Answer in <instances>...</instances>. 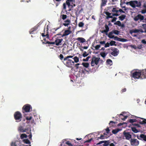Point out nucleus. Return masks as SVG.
<instances>
[{"label":"nucleus","mask_w":146,"mask_h":146,"mask_svg":"<svg viewBox=\"0 0 146 146\" xmlns=\"http://www.w3.org/2000/svg\"><path fill=\"white\" fill-rule=\"evenodd\" d=\"M33 31H34L36 30L37 29V27H36V26H35V27H34L32 29Z\"/></svg>","instance_id":"nucleus-64"},{"label":"nucleus","mask_w":146,"mask_h":146,"mask_svg":"<svg viewBox=\"0 0 146 146\" xmlns=\"http://www.w3.org/2000/svg\"><path fill=\"white\" fill-rule=\"evenodd\" d=\"M92 46L94 47L95 48V49L96 50H98L101 47V45H98L96 46H94L93 45H92Z\"/></svg>","instance_id":"nucleus-44"},{"label":"nucleus","mask_w":146,"mask_h":146,"mask_svg":"<svg viewBox=\"0 0 146 146\" xmlns=\"http://www.w3.org/2000/svg\"><path fill=\"white\" fill-rule=\"evenodd\" d=\"M113 50L111 53V54L113 56H117L119 54V50L117 48H115L113 49H111Z\"/></svg>","instance_id":"nucleus-11"},{"label":"nucleus","mask_w":146,"mask_h":146,"mask_svg":"<svg viewBox=\"0 0 146 146\" xmlns=\"http://www.w3.org/2000/svg\"><path fill=\"white\" fill-rule=\"evenodd\" d=\"M141 12L142 14H144L146 13V9H143V10H141Z\"/></svg>","instance_id":"nucleus-50"},{"label":"nucleus","mask_w":146,"mask_h":146,"mask_svg":"<svg viewBox=\"0 0 146 146\" xmlns=\"http://www.w3.org/2000/svg\"><path fill=\"white\" fill-rule=\"evenodd\" d=\"M100 54L102 57L103 58H105L107 54L105 52H101L100 53Z\"/></svg>","instance_id":"nucleus-45"},{"label":"nucleus","mask_w":146,"mask_h":146,"mask_svg":"<svg viewBox=\"0 0 146 146\" xmlns=\"http://www.w3.org/2000/svg\"><path fill=\"white\" fill-rule=\"evenodd\" d=\"M70 2H69V1H66V2L67 5H68V6H70Z\"/></svg>","instance_id":"nucleus-63"},{"label":"nucleus","mask_w":146,"mask_h":146,"mask_svg":"<svg viewBox=\"0 0 146 146\" xmlns=\"http://www.w3.org/2000/svg\"><path fill=\"white\" fill-rule=\"evenodd\" d=\"M76 40L80 41L81 43H84L86 41L85 39L84 38L82 37H78L76 38Z\"/></svg>","instance_id":"nucleus-23"},{"label":"nucleus","mask_w":146,"mask_h":146,"mask_svg":"<svg viewBox=\"0 0 146 146\" xmlns=\"http://www.w3.org/2000/svg\"><path fill=\"white\" fill-rule=\"evenodd\" d=\"M134 117L137 118V122L141 124H145L146 122H145V119L143 118H140L136 116H134Z\"/></svg>","instance_id":"nucleus-8"},{"label":"nucleus","mask_w":146,"mask_h":146,"mask_svg":"<svg viewBox=\"0 0 146 146\" xmlns=\"http://www.w3.org/2000/svg\"><path fill=\"white\" fill-rule=\"evenodd\" d=\"M88 55V54H87L86 52L84 51V52L83 54V56H84V57H85L86 56H87Z\"/></svg>","instance_id":"nucleus-53"},{"label":"nucleus","mask_w":146,"mask_h":146,"mask_svg":"<svg viewBox=\"0 0 146 146\" xmlns=\"http://www.w3.org/2000/svg\"><path fill=\"white\" fill-rule=\"evenodd\" d=\"M27 135L25 133L22 134L20 136V138L21 139H23L24 138H27Z\"/></svg>","instance_id":"nucleus-34"},{"label":"nucleus","mask_w":146,"mask_h":146,"mask_svg":"<svg viewBox=\"0 0 146 146\" xmlns=\"http://www.w3.org/2000/svg\"><path fill=\"white\" fill-rule=\"evenodd\" d=\"M62 62L64 64L68 67H70L72 65H74V61L71 59H67L66 61L63 60Z\"/></svg>","instance_id":"nucleus-6"},{"label":"nucleus","mask_w":146,"mask_h":146,"mask_svg":"<svg viewBox=\"0 0 146 146\" xmlns=\"http://www.w3.org/2000/svg\"><path fill=\"white\" fill-rule=\"evenodd\" d=\"M114 24L115 25H117L121 27L122 28L125 27L124 25L123 24H122L121 22L119 21H118L114 23Z\"/></svg>","instance_id":"nucleus-19"},{"label":"nucleus","mask_w":146,"mask_h":146,"mask_svg":"<svg viewBox=\"0 0 146 146\" xmlns=\"http://www.w3.org/2000/svg\"><path fill=\"white\" fill-rule=\"evenodd\" d=\"M116 43V42L115 41L111 40L110 42V45L111 46H112L113 45L116 46V45L115 44Z\"/></svg>","instance_id":"nucleus-35"},{"label":"nucleus","mask_w":146,"mask_h":146,"mask_svg":"<svg viewBox=\"0 0 146 146\" xmlns=\"http://www.w3.org/2000/svg\"><path fill=\"white\" fill-rule=\"evenodd\" d=\"M126 91V88H124V89H122L121 91V93H123V92H125Z\"/></svg>","instance_id":"nucleus-56"},{"label":"nucleus","mask_w":146,"mask_h":146,"mask_svg":"<svg viewBox=\"0 0 146 146\" xmlns=\"http://www.w3.org/2000/svg\"><path fill=\"white\" fill-rule=\"evenodd\" d=\"M73 59L74 60V64L75 63H78L79 61V58L77 56H75L73 58Z\"/></svg>","instance_id":"nucleus-25"},{"label":"nucleus","mask_w":146,"mask_h":146,"mask_svg":"<svg viewBox=\"0 0 146 146\" xmlns=\"http://www.w3.org/2000/svg\"><path fill=\"white\" fill-rule=\"evenodd\" d=\"M71 21L69 19H67L64 21V23H63V25L65 26H68L70 24Z\"/></svg>","instance_id":"nucleus-17"},{"label":"nucleus","mask_w":146,"mask_h":146,"mask_svg":"<svg viewBox=\"0 0 146 146\" xmlns=\"http://www.w3.org/2000/svg\"><path fill=\"white\" fill-rule=\"evenodd\" d=\"M105 29L102 31V33H105L106 35L108 34V32L109 31V28L108 26L106 24L105 25Z\"/></svg>","instance_id":"nucleus-14"},{"label":"nucleus","mask_w":146,"mask_h":146,"mask_svg":"<svg viewBox=\"0 0 146 146\" xmlns=\"http://www.w3.org/2000/svg\"><path fill=\"white\" fill-rule=\"evenodd\" d=\"M118 8H113L112 10V12L113 13H112V15L113 16H118L120 14L118 12Z\"/></svg>","instance_id":"nucleus-9"},{"label":"nucleus","mask_w":146,"mask_h":146,"mask_svg":"<svg viewBox=\"0 0 146 146\" xmlns=\"http://www.w3.org/2000/svg\"><path fill=\"white\" fill-rule=\"evenodd\" d=\"M144 17L141 14H138L135 16L133 18V20L135 21L142 22L144 20Z\"/></svg>","instance_id":"nucleus-3"},{"label":"nucleus","mask_w":146,"mask_h":146,"mask_svg":"<svg viewBox=\"0 0 146 146\" xmlns=\"http://www.w3.org/2000/svg\"><path fill=\"white\" fill-rule=\"evenodd\" d=\"M91 57L90 56H88L86 58H84L83 59V61L84 62L88 61L89 58H90Z\"/></svg>","instance_id":"nucleus-48"},{"label":"nucleus","mask_w":146,"mask_h":146,"mask_svg":"<svg viewBox=\"0 0 146 146\" xmlns=\"http://www.w3.org/2000/svg\"><path fill=\"white\" fill-rule=\"evenodd\" d=\"M71 32V31L69 30H66L65 31L64 34L62 35V37L68 36Z\"/></svg>","instance_id":"nucleus-18"},{"label":"nucleus","mask_w":146,"mask_h":146,"mask_svg":"<svg viewBox=\"0 0 146 146\" xmlns=\"http://www.w3.org/2000/svg\"><path fill=\"white\" fill-rule=\"evenodd\" d=\"M140 136L143 140L146 141V135L142 134L140 135Z\"/></svg>","instance_id":"nucleus-31"},{"label":"nucleus","mask_w":146,"mask_h":146,"mask_svg":"<svg viewBox=\"0 0 146 146\" xmlns=\"http://www.w3.org/2000/svg\"><path fill=\"white\" fill-rule=\"evenodd\" d=\"M73 56H70V55L68 56H67L66 57L64 58V60L66 61V60L67 59H69V58H72Z\"/></svg>","instance_id":"nucleus-40"},{"label":"nucleus","mask_w":146,"mask_h":146,"mask_svg":"<svg viewBox=\"0 0 146 146\" xmlns=\"http://www.w3.org/2000/svg\"><path fill=\"white\" fill-rule=\"evenodd\" d=\"M92 139H93L92 138H91V139H90L89 140H87L86 141H84V143H87V142H90V141H91Z\"/></svg>","instance_id":"nucleus-60"},{"label":"nucleus","mask_w":146,"mask_h":146,"mask_svg":"<svg viewBox=\"0 0 146 146\" xmlns=\"http://www.w3.org/2000/svg\"><path fill=\"white\" fill-rule=\"evenodd\" d=\"M117 19V18L115 17H113V19L111 20V22H115L116 21Z\"/></svg>","instance_id":"nucleus-55"},{"label":"nucleus","mask_w":146,"mask_h":146,"mask_svg":"<svg viewBox=\"0 0 146 146\" xmlns=\"http://www.w3.org/2000/svg\"><path fill=\"white\" fill-rule=\"evenodd\" d=\"M18 129H19V131L21 132H26L27 131V129H26V128L24 129L23 127L22 126L19 127V128H18Z\"/></svg>","instance_id":"nucleus-21"},{"label":"nucleus","mask_w":146,"mask_h":146,"mask_svg":"<svg viewBox=\"0 0 146 146\" xmlns=\"http://www.w3.org/2000/svg\"><path fill=\"white\" fill-rule=\"evenodd\" d=\"M113 34L112 31L109 33V34L108 35V37L110 38H113L114 37V35H113Z\"/></svg>","instance_id":"nucleus-28"},{"label":"nucleus","mask_w":146,"mask_h":146,"mask_svg":"<svg viewBox=\"0 0 146 146\" xmlns=\"http://www.w3.org/2000/svg\"><path fill=\"white\" fill-rule=\"evenodd\" d=\"M129 122L130 123H133V122H137V119H130Z\"/></svg>","instance_id":"nucleus-39"},{"label":"nucleus","mask_w":146,"mask_h":146,"mask_svg":"<svg viewBox=\"0 0 146 146\" xmlns=\"http://www.w3.org/2000/svg\"><path fill=\"white\" fill-rule=\"evenodd\" d=\"M59 58H60V59L62 60V61H64V58L62 54H60L59 55Z\"/></svg>","instance_id":"nucleus-46"},{"label":"nucleus","mask_w":146,"mask_h":146,"mask_svg":"<svg viewBox=\"0 0 146 146\" xmlns=\"http://www.w3.org/2000/svg\"><path fill=\"white\" fill-rule=\"evenodd\" d=\"M84 67L87 68L89 66V64L88 63L83 62L82 64Z\"/></svg>","instance_id":"nucleus-38"},{"label":"nucleus","mask_w":146,"mask_h":146,"mask_svg":"<svg viewBox=\"0 0 146 146\" xmlns=\"http://www.w3.org/2000/svg\"><path fill=\"white\" fill-rule=\"evenodd\" d=\"M67 15H66L62 14L60 15V17L62 18V19L64 20L66 19L67 18Z\"/></svg>","instance_id":"nucleus-30"},{"label":"nucleus","mask_w":146,"mask_h":146,"mask_svg":"<svg viewBox=\"0 0 146 146\" xmlns=\"http://www.w3.org/2000/svg\"><path fill=\"white\" fill-rule=\"evenodd\" d=\"M115 122L112 121H110L109 123L110 127H113L115 125Z\"/></svg>","instance_id":"nucleus-29"},{"label":"nucleus","mask_w":146,"mask_h":146,"mask_svg":"<svg viewBox=\"0 0 146 146\" xmlns=\"http://www.w3.org/2000/svg\"><path fill=\"white\" fill-rule=\"evenodd\" d=\"M107 15V18L109 19V18H113V17L112 15V13H110L106 12L105 13Z\"/></svg>","instance_id":"nucleus-22"},{"label":"nucleus","mask_w":146,"mask_h":146,"mask_svg":"<svg viewBox=\"0 0 146 146\" xmlns=\"http://www.w3.org/2000/svg\"><path fill=\"white\" fill-rule=\"evenodd\" d=\"M14 118L17 122H19L21 121L22 118V115L19 111L15 112L14 114Z\"/></svg>","instance_id":"nucleus-1"},{"label":"nucleus","mask_w":146,"mask_h":146,"mask_svg":"<svg viewBox=\"0 0 146 146\" xmlns=\"http://www.w3.org/2000/svg\"><path fill=\"white\" fill-rule=\"evenodd\" d=\"M127 41V40L126 39H125L124 38H121V42H126Z\"/></svg>","instance_id":"nucleus-54"},{"label":"nucleus","mask_w":146,"mask_h":146,"mask_svg":"<svg viewBox=\"0 0 146 146\" xmlns=\"http://www.w3.org/2000/svg\"><path fill=\"white\" fill-rule=\"evenodd\" d=\"M99 138L102 139H104L105 138L104 136L103 135H101L100 137H99Z\"/></svg>","instance_id":"nucleus-61"},{"label":"nucleus","mask_w":146,"mask_h":146,"mask_svg":"<svg viewBox=\"0 0 146 146\" xmlns=\"http://www.w3.org/2000/svg\"><path fill=\"white\" fill-rule=\"evenodd\" d=\"M84 25V23L82 22H80L78 24L79 27H83Z\"/></svg>","instance_id":"nucleus-41"},{"label":"nucleus","mask_w":146,"mask_h":146,"mask_svg":"<svg viewBox=\"0 0 146 146\" xmlns=\"http://www.w3.org/2000/svg\"><path fill=\"white\" fill-rule=\"evenodd\" d=\"M41 41L42 42V43L43 44H55V42H50L49 41H47L46 42H43V40H42Z\"/></svg>","instance_id":"nucleus-20"},{"label":"nucleus","mask_w":146,"mask_h":146,"mask_svg":"<svg viewBox=\"0 0 146 146\" xmlns=\"http://www.w3.org/2000/svg\"><path fill=\"white\" fill-rule=\"evenodd\" d=\"M141 79L146 78V70H143L141 71Z\"/></svg>","instance_id":"nucleus-15"},{"label":"nucleus","mask_w":146,"mask_h":146,"mask_svg":"<svg viewBox=\"0 0 146 146\" xmlns=\"http://www.w3.org/2000/svg\"><path fill=\"white\" fill-rule=\"evenodd\" d=\"M140 31V30L139 29H135L133 31V32L135 33H137Z\"/></svg>","instance_id":"nucleus-57"},{"label":"nucleus","mask_w":146,"mask_h":146,"mask_svg":"<svg viewBox=\"0 0 146 146\" xmlns=\"http://www.w3.org/2000/svg\"><path fill=\"white\" fill-rule=\"evenodd\" d=\"M131 129L132 131L134 133H136L139 132V131L136 128L134 127H131Z\"/></svg>","instance_id":"nucleus-33"},{"label":"nucleus","mask_w":146,"mask_h":146,"mask_svg":"<svg viewBox=\"0 0 146 146\" xmlns=\"http://www.w3.org/2000/svg\"><path fill=\"white\" fill-rule=\"evenodd\" d=\"M112 31L113 34L114 33L117 35H118L119 33V31L115 30H113Z\"/></svg>","instance_id":"nucleus-43"},{"label":"nucleus","mask_w":146,"mask_h":146,"mask_svg":"<svg viewBox=\"0 0 146 146\" xmlns=\"http://www.w3.org/2000/svg\"><path fill=\"white\" fill-rule=\"evenodd\" d=\"M106 133H109V132L110 131V130L109 129V128L108 127H107L106 129Z\"/></svg>","instance_id":"nucleus-59"},{"label":"nucleus","mask_w":146,"mask_h":146,"mask_svg":"<svg viewBox=\"0 0 146 146\" xmlns=\"http://www.w3.org/2000/svg\"><path fill=\"white\" fill-rule=\"evenodd\" d=\"M23 142L25 143L30 144V142L28 139H24L23 140Z\"/></svg>","instance_id":"nucleus-42"},{"label":"nucleus","mask_w":146,"mask_h":146,"mask_svg":"<svg viewBox=\"0 0 146 146\" xmlns=\"http://www.w3.org/2000/svg\"><path fill=\"white\" fill-rule=\"evenodd\" d=\"M11 146H17V144L15 142H12L11 144Z\"/></svg>","instance_id":"nucleus-58"},{"label":"nucleus","mask_w":146,"mask_h":146,"mask_svg":"<svg viewBox=\"0 0 146 146\" xmlns=\"http://www.w3.org/2000/svg\"><path fill=\"white\" fill-rule=\"evenodd\" d=\"M126 17V15H123L118 17L119 19L121 21H123Z\"/></svg>","instance_id":"nucleus-27"},{"label":"nucleus","mask_w":146,"mask_h":146,"mask_svg":"<svg viewBox=\"0 0 146 146\" xmlns=\"http://www.w3.org/2000/svg\"><path fill=\"white\" fill-rule=\"evenodd\" d=\"M106 62L108 64L111 65L112 64V62L111 60L110 59H108L107 60Z\"/></svg>","instance_id":"nucleus-37"},{"label":"nucleus","mask_w":146,"mask_h":146,"mask_svg":"<svg viewBox=\"0 0 146 146\" xmlns=\"http://www.w3.org/2000/svg\"><path fill=\"white\" fill-rule=\"evenodd\" d=\"M136 7H140L141 6V3L140 2H138V1H137V3H135Z\"/></svg>","instance_id":"nucleus-47"},{"label":"nucleus","mask_w":146,"mask_h":146,"mask_svg":"<svg viewBox=\"0 0 146 146\" xmlns=\"http://www.w3.org/2000/svg\"><path fill=\"white\" fill-rule=\"evenodd\" d=\"M62 40V39H56L55 41L56 45L57 46L61 45V42Z\"/></svg>","instance_id":"nucleus-12"},{"label":"nucleus","mask_w":146,"mask_h":146,"mask_svg":"<svg viewBox=\"0 0 146 146\" xmlns=\"http://www.w3.org/2000/svg\"><path fill=\"white\" fill-rule=\"evenodd\" d=\"M118 12H120L121 13H125V12L122 10L121 9L119 8L118 9Z\"/></svg>","instance_id":"nucleus-52"},{"label":"nucleus","mask_w":146,"mask_h":146,"mask_svg":"<svg viewBox=\"0 0 146 146\" xmlns=\"http://www.w3.org/2000/svg\"><path fill=\"white\" fill-rule=\"evenodd\" d=\"M108 0H102V2L101 3V6H105Z\"/></svg>","instance_id":"nucleus-26"},{"label":"nucleus","mask_w":146,"mask_h":146,"mask_svg":"<svg viewBox=\"0 0 146 146\" xmlns=\"http://www.w3.org/2000/svg\"><path fill=\"white\" fill-rule=\"evenodd\" d=\"M120 131L119 129H115L113 130L112 131V133L114 134H116L117 133Z\"/></svg>","instance_id":"nucleus-36"},{"label":"nucleus","mask_w":146,"mask_h":146,"mask_svg":"<svg viewBox=\"0 0 146 146\" xmlns=\"http://www.w3.org/2000/svg\"><path fill=\"white\" fill-rule=\"evenodd\" d=\"M123 133L124 136L125 137V139L129 140L130 139H131L132 135L130 134L131 133L126 132L124 131Z\"/></svg>","instance_id":"nucleus-10"},{"label":"nucleus","mask_w":146,"mask_h":146,"mask_svg":"<svg viewBox=\"0 0 146 146\" xmlns=\"http://www.w3.org/2000/svg\"><path fill=\"white\" fill-rule=\"evenodd\" d=\"M22 109L23 113H25V112H29L31 110H32V108L30 105L27 104L24 105Z\"/></svg>","instance_id":"nucleus-5"},{"label":"nucleus","mask_w":146,"mask_h":146,"mask_svg":"<svg viewBox=\"0 0 146 146\" xmlns=\"http://www.w3.org/2000/svg\"><path fill=\"white\" fill-rule=\"evenodd\" d=\"M132 76L134 79H142V74L141 71H135L132 74Z\"/></svg>","instance_id":"nucleus-2"},{"label":"nucleus","mask_w":146,"mask_h":146,"mask_svg":"<svg viewBox=\"0 0 146 146\" xmlns=\"http://www.w3.org/2000/svg\"><path fill=\"white\" fill-rule=\"evenodd\" d=\"M34 32V31L33 30V29H31V30L29 31V32L30 34H32L33 33V32Z\"/></svg>","instance_id":"nucleus-62"},{"label":"nucleus","mask_w":146,"mask_h":146,"mask_svg":"<svg viewBox=\"0 0 146 146\" xmlns=\"http://www.w3.org/2000/svg\"><path fill=\"white\" fill-rule=\"evenodd\" d=\"M119 117L123 121H125V119H127L128 116H127L124 115L122 114H121L119 115Z\"/></svg>","instance_id":"nucleus-24"},{"label":"nucleus","mask_w":146,"mask_h":146,"mask_svg":"<svg viewBox=\"0 0 146 146\" xmlns=\"http://www.w3.org/2000/svg\"><path fill=\"white\" fill-rule=\"evenodd\" d=\"M66 143L70 146H72V145L71 143L69 141H68L66 142Z\"/></svg>","instance_id":"nucleus-51"},{"label":"nucleus","mask_w":146,"mask_h":146,"mask_svg":"<svg viewBox=\"0 0 146 146\" xmlns=\"http://www.w3.org/2000/svg\"><path fill=\"white\" fill-rule=\"evenodd\" d=\"M105 47L106 48L109 47L110 46V43H109L108 42H107L105 44Z\"/></svg>","instance_id":"nucleus-49"},{"label":"nucleus","mask_w":146,"mask_h":146,"mask_svg":"<svg viewBox=\"0 0 146 146\" xmlns=\"http://www.w3.org/2000/svg\"><path fill=\"white\" fill-rule=\"evenodd\" d=\"M103 143H104L103 144L104 146H107L110 143V141H104V142Z\"/></svg>","instance_id":"nucleus-32"},{"label":"nucleus","mask_w":146,"mask_h":146,"mask_svg":"<svg viewBox=\"0 0 146 146\" xmlns=\"http://www.w3.org/2000/svg\"><path fill=\"white\" fill-rule=\"evenodd\" d=\"M137 3V1L136 0L130 1V5L133 8H135L136 7L135 3Z\"/></svg>","instance_id":"nucleus-13"},{"label":"nucleus","mask_w":146,"mask_h":146,"mask_svg":"<svg viewBox=\"0 0 146 146\" xmlns=\"http://www.w3.org/2000/svg\"><path fill=\"white\" fill-rule=\"evenodd\" d=\"M100 58L99 57H96L95 56L92 57L91 63V66H94V64L97 65L99 63Z\"/></svg>","instance_id":"nucleus-4"},{"label":"nucleus","mask_w":146,"mask_h":146,"mask_svg":"<svg viewBox=\"0 0 146 146\" xmlns=\"http://www.w3.org/2000/svg\"><path fill=\"white\" fill-rule=\"evenodd\" d=\"M130 142L132 146H137L139 144V141L136 139H131Z\"/></svg>","instance_id":"nucleus-7"},{"label":"nucleus","mask_w":146,"mask_h":146,"mask_svg":"<svg viewBox=\"0 0 146 146\" xmlns=\"http://www.w3.org/2000/svg\"><path fill=\"white\" fill-rule=\"evenodd\" d=\"M32 114H30L29 116L26 117V118L27 120L26 121L27 123H29L30 122V120L32 119Z\"/></svg>","instance_id":"nucleus-16"}]
</instances>
